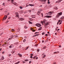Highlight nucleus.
Here are the masks:
<instances>
[{
	"label": "nucleus",
	"instance_id": "nucleus-50",
	"mask_svg": "<svg viewBox=\"0 0 64 64\" xmlns=\"http://www.w3.org/2000/svg\"><path fill=\"white\" fill-rule=\"evenodd\" d=\"M48 4H50V1H48Z\"/></svg>",
	"mask_w": 64,
	"mask_h": 64
},
{
	"label": "nucleus",
	"instance_id": "nucleus-18",
	"mask_svg": "<svg viewBox=\"0 0 64 64\" xmlns=\"http://www.w3.org/2000/svg\"><path fill=\"white\" fill-rule=\"evenodd\" d=\"M36 57H37V56H34L33 57V59H35V58Z\"/></svg>",
	"mask_w": 64,
	"mask_h": 64
},
{
	"label": "nucleus",
	"instance_id": "nucleus-20",
	"mask_svg": "<svg viewBox=\"0 0 64 64\" xmlns=\"http://www.w3.org/2000/svg\"><path fill=\"white\" fill-rule=\"evenodd\" d=\"M28 4H26V7H28V6H29V5H28Z\"/></svg>",
	"mask_w": 64,
	"mask_h": 64
},
{
	"label": "nucleus",
	"instance_id": "nucleus-56",
	"mask_svg": "<svg viewBox=\"0 0 64 64\" xmlns=\"http://www.w3.org/2000/svg\"><path fill=\"white\" fill-rule=\"evenodd\" d=\"M11 39V38H8V40H10V39Z\"/></svg>",
	"mask_w": 64,
	"mask_h": 64
},
{
	"label": "nucleus",
	"instance_id": "nucleus-21",
	"mask_svg": "<svg viewBox=\"0 0 64 64\" xmlns=\"http://www.w3.org/2000/svg\"><path fill=\"white\" fill-rule=\"evenodd\" d=\"M15 51H14L13 52H11V53H12V54H14V53H15Z\"/></svg>",
	"mask_w": 64,
	"mask_h": 64
},
{
	"label": "nucleus",
	"instance_id": "nucleus-36",
	"mask_svg": "<svg viewBox=\"0 0 64 64\" xmlns=\"http://www.w3.org/2000/svg\"><path fill=\"white\" fill-rule=\"evenodd\" d=\"M30 58H31L32 59L33 58V57L32 56H30Z\"/></svg>",
	"mask_w": 64,
	"mask_h": 64
},
{
	"label": "nucleus",
	"instance_id": "nucleus-43",
	"mask_svg": "<svg viewBox=\"0 0 64 64\" xmlns=\"http://www.w3.org/2000/svg\"><path fill=\"white\" fill-rule=\"evenodd\" d=\"M23 12V10H21V11H19V13H20V12Z\"/></svg>",
	"mask_w": 64,
	"mask_h": 64
},
{
	"label": "nucleus",
	"instance_id": "nucleus-64",
	"mask_svg": "<svg viewBox=\"0 0 64 64\" xmlns=\"http://www.w3.org/2000/svg\"><path fill=\"white\" fill-rule=\"evenodd\" d=\"M46 36H47L48 35V34H45Z\"/></svg>",
	"mask_w": 64,
	"mask_h": 64
},
{
	"label": "nucleus",
	"instance_id": "nucleus-45",
	"mask_svg": "<svg viewBox=\"0 0 64 64\" xmlns=\"http://www.w3.org/2000/svg\"><path fill=\"white\" fill-rule=\"evenodd\" d=\"M41 23H42V24H43V22H42V21H41Z\"/></svg>",
	"mask_w": 64,
	"mask_h": 64
},
{
	"label": "nucleus",
	"instance_id": "nucleus-26",
	"mask_svg": "<svg viewBox=\"0 0 64 64\" xmlns=\"http://www.w3.org/2000/svg\"><path fill=\"white\" fill-rule=\"evenodd\" d=\"M25 41H26V39H24V40H23V42H25Z\"/></svg>",
	"mask_w": 64,
	"mask_h": 64
},
{
	"label": "nucleus",
	"instance_id": "nucleus-62",
	"mask_svg": "<svg viewBox=\"0 0 64 64\" xmlns=\"http://www.w3.org/2000/svg\"><path fill=\"white\" fill-rule=\"evenodd\" d=\"M4 44L5 45H6V42H4Z\"/></svg>",
	"mask_w": 64,
	"mask_h": 64
},
{
	"label": "nucleus",
	"instance_id": "nucleus-51",
	"mask_svg": "<svg viewBox=\"0 0 64 64\" xmlns=\"http://www.w3.org/2000/svg\"><path fill=\"white\" fill-rule=\"evenodd\" d=\"M56 64V62H54V64Z\"/></svg>",
	"mask_w": 64,
	"mask_h": 64
},
{
	"label": "nucleus",
	"instance_id": "nucleus-35",
	"mask_svg": "<svg viewBox=\"0 0 64 64\" xmlns=\"http://www.w3.org/2000/svg\"><path fill=\"white\" fill-rule=\"evenodd\" d=\"M24 28L26 29V28H27V27L26 26H24Z\"/></svg>",
	"mask_w": 64,
	"mask_h": 64
},
{
	"label": "nucleus",
	"instance_id": "nucleus-9",
	"mask_svg": "<svg viewBox=\"0 0 64 64\" xmlns=\"http://www.w3.org/2000/svg\"><path fill=\"white\" fill-rule=\"evenodd\" d=\"M7 16H6L5 17V16L4 17V19H3V20H6V18H7Z\"/></svg>",
	"mask_w": 64,
	"mask_h": 64
},
{
	"label": "nucleus",
	"instance_id": "nucleus-55",
	"mask_svg": "<svg viewBox=\"0 0 64 64\" xmlns=\"http://www.w3.org/2000/svg\"><path fill=\"white\" fill-rule=\"evenodd\" d=\"M60 22V20H58V22H59H59Z\"/></svg>",
	"mask_w": 64,
	"mask_h": 64
},
{
	"label": "nucleus",
	"instance_id": "nucleus-38",
	"mask_svg": "<svg viewBox=\"0 0 64 64\" xmlns=\"http://www.w3.org/2000/svg\"><path fill=\"white\" fill-rule=\"evenodd\" d=\"M20 9H22V7L21 6H20Z\"/></svg>",
	"mask_w": 64,
	"mask_h": 64
},
{
	"label": "nucleus",
	"instance_id": "nucleus-28",
	"mask_svg": "<svg viewBox=\"0 0 64 64\" xmlns=\"http://www.w3.org/2000/svg\"><path fill=\"white\" fill-rule=\"evenodd\" d=\"M24 61H28L29 60H24Z\"/></svg>",
	"mask_w": 64,
	"mask_h": 64
},
{
	"label": "nucleus",
	"instance_id": "nucleus-30",
	"mask_svg": "<svg viewBox=\"0 0 64 64\" xmlns=\"http://www.w3.org/2000/svg\"><path fill=\"white\" fill-rule=\"evenodd\" d=\"M37 51L38 52H39V50L38 49L37 50Z\"/></svg>",
	"mask_w": 64,
	"mask_h": 64
},
{
	"label": "nucleus",
	"instance_id": "nucleus-41",
	"mask_svg": "<svg viewBox=\"0 0 64 64\" xmlns=\"http://www.w3.org/2000/svg\"><path fill=\"white\" fill-rule=\"evenodd\" d=\"M47 0H44V2H46V1H47Z\"/></svg>",
	"mask_w": 64,
	"mask_h": 64
},
{
	"label": "nucleus",
	"instance_id": "nucleus-2",
	"mask_svg": "<svg viewBox=\"0 0 64 64\" xmlns=\"http://www.w3.org/2000/svg\"><path fill=\"white\" fill-rule=\"evenodd\" d=\"M62 13L61 12L59 13H58V14L56 16V17L57 18H58V17H59V16L62 15Z\"/></svg>",
	"mask_w": 64,
	"mask_h": 64
},
{
	"label": "nucleus",
	"instance_id": "nucleus-49",
	"mask_svg": "<svg viewBox=\"0 0 64 64\" xmlns=\"http://www.w3.org/2000/svg\"><path fill=\"white\" fill-rule=\"evenodd\" d=\"M31 63V61H30L29 62V63H30H30Z\"/></svg>",
	"mask_w": 64,
	"mask_h": 64
},
{
	"label": "nucleus",
	"instance_id": "nucleus-13",
	"mask_svg": "<svg viewBox=\"0 0 64 64\" xmlns=\"http://www.w3.org/2000/svg\"><path fill=\"white\" fill-rule=\"evenodd\" d=\"M42 29V27H40L39 28L38 30H40Z\"/></svg>",
	"mask_w": 64,
	"mask_h": 64
},
{
	"label": "nucleus",
	"instance_id": "nucleus-53",
	"mask_svg": "<svg viewBox=\"0 0 64 64\" xmlns=\"http://www.w3.org/2000/svg\"><path fill=\"white\" fill-rule=\"evenodd\" d=\"M4 53H5V52H2V54H4Z\"/></svg>",
	"mask_w": 64,
	"mask_h": 64
},
{
	"label": "nucleus",
	"instance_id": "nucleus-60",
	"mask_svg": "<svg viewBox=\"0 0 64 64\" xmlns=\"http://www.w3.org/2000/svg\"><path fill=\"white\" fill-rule=\"evenodd\" d=\"M40 11H42V9H40Z\"/></svg>",
	"mask_w": 64,
	"mask_h": 64
},
{
	"label": "nucleus",
	"instance_id": "nucleus-22",
	"mask_svg": "<svg viewBox=\"0 0 64 64\" xmlns=\"http://www.w3.org/2000/svg\"><path fill=\"white\" fill-rule=\"evenodd\" d=\"M38 35H39V34H36V35H35L34 36H38Z\"/></svg>",
	"mask_w": 64,
	"mask_h": 64
},
{
	"label": "nucleus",
	"instance_id": "nucleus-54",
	"mask_svg": "<svg viewBox=\"0 0 64 64\" xmlns=\"http://www.w3.org/2000/svg\"><path fill=\"white\" fill-rule=\"evenodd\" d=\"M34 0H32L31 1V2H33V1Z\"/></svg>",
	"mask_w": 64,
	"mask_h": 64
},
{
	"label": "nucleus",
	"instance_id": "nucleus-32",
	"mask_svg": "<svg viewBox=\"0 0 64 64\" xmlns=\"http://www.w3.org/2000/svg\"><path fill=\"white\" fill-rule=\"evenodd\" d=\"M14 36H12V37L10 38H11V39H12V38H13Z\"/></svg>",
	"mask_w": 64,
	"mask_h": 64
},
{
	"label": "nucleus",
	"instance_id": "nucleus-19",
	"mask_svg": "<svg viewBox=\"0 0 64 64\" xmlns=\"http://www.w3.org/2000/svg\"><path fill=\"white\" fill-rule=\"evenodd\" d=\"M55 9H56V10H57V9H58V8H57V7H55Z\"/></svg>",
	"mask_w": 64,
	"mask_h": 64
},
{
	"label": "nucleus",
	"instance_id": "nucleus-46",
	"mask_svg": "<svg viewBox=\"0 0 64 64\" xmlns=\"http://www.w3.org/2000/svg\"><path fill=\"white\" fill-rule=\"evenodd\" d=\"M31 56H33V54H31Z\"/></svg>",
	"mask_w": 64,
	"mask_h": 64
},
{
	"label": "nucleus",
	"instance_id": "nucleus-63",
	"mask_svg": "<svg viewBox=\"0 0 64 64\" xmlns=\"http://www.w3.org/2000/svg\"><path fill=\"white\" fill-rule=\"evenodd\" d=\"M9 15V13H8L7 14V15Z\"/></svg>",
	"mask_w": 64,
	"mask_h": 64
},
{
	"label": "nucleus",
	"instance_id": "nucleus-47",
	"mask_svg": "<svg viewBox=\"0 0 64 64\" xmlns=\"http://www.w3.org/2000/svg\"><path fill=\"white\" fill-rule=\"evenodd\" d=\"M45 34V33L44 32H43L42 33V35H44Z\"/></svg>",
	"mask_w": 64,
	"mask_h": 64
},
{
	"label": "nucleus",
	"instance_id": "nucleus-27",
	"mask_svg": "<svg viewBox=\"0 0 64 64\" xmlns=\"http://www.w3.org/2000/svg\"><path fill=\"white\" fill-rule=\"evenodd\" d=\"M14 30L13 29H12V32H13V31H14Z\"/></svg>",
	"mask_w": 64,
	"mask_h": 64
},
{
	"label": "nucleus",
	"instance_id": "nucleus-11",
	"mask_svg": "<svg viewBox=\"0 0 64 64\" xmlns=\"http://www.w3.org/2000/svg\"><path fill=\"white\" fill-rule=\"evenodd\" d=\"M18 56H19L20 57H22V54H18Z\"/></svg>",
	"mask_w": 64,
	"mask_h": 64
},
{
	"label": "nucleus",
	"instance_id": "nucleus-44",
	"mask_svg": "<svg viewBox=\"0 0 64 64\" xmlns=\"http://www.w3.org/2000/svg\"><path fill=\"white\" fill-rule=\"evenodd\" d=\"M28 11L29 12H31V10H28Z\"/></svg>",
	"mask_w": 64,
	"mask_h": 64
},
{
	"label": "nucleus",
	"instance_id": "nucleus-52",
	"mask_svg": "<svg viewBox=\"0 0 64 64\" xmlns=\"http://www.w3.org/2000/svg\"><path fill=\"white\" fill-rule=\"evenodd\" d=\"M44 41L43 40L42 41V43H44Z\"/></svg>",
	"mask_w": 64,
	"mask_h": 64
},
{
	"label": "nucleus",
	"instance_id": "nucleus-23",
	"mask_svg": "<svg viewBox=\"0 0 64 64\" xmlns=\"http://www.w3.org/2000/svg\"><path fill=\"white\" fill-rule=\"evenodd\" d=\"M2 5H3V6H5V3H3L2 4Z\"/></svg>",
	"mask_w": 64,
	"mask_h": 64
},
{
	"label": "nucleus",
	"instance_id": "nucleus-40",
	"mask_svg": "<svg viewBox=\"0 0 64 64\" xmlns=\"http://www.w3.org/2000/svg\"><path fill=\"white\" fill-rule=\"evenodd\" d=\"M59 2H59V1H56V3H59Z\"/></svg>",
	"mask_w": 64,
	"mask_h": 64
},
{
	"label": "nucleus",
	"instance_id": "nucleus-57",
	"mask_svg": "<svg viewBox=\"0 0 64 64\" xmlns=\"http://www.w3.org/2000/svg\"><path fill=\"white\" fill-rule=\"evenodd\" d=\"M62 24V22H60V23L59 24V25H60V24Z\"/></svg>",
	"mask_w": 64,
	"mask_h": 64
},
{
	"label": "nucleus",
	"instance_id": "nucleus-5",
	"mask_svg": "<svg viewBox=\"0 0 64 64\" xmlns=\"http://www.w3.org/2000/svg\"><path fill=\"white\" fill-rule=\"evenodd\" d=\"M36 26H37L38 27H40V26H41V24H36Z\"/></svg>",
	"mask_w": 64,
	"mask_h": 64
},
{
	"label": "nucleus",
	"instance_id": "nucleus-3",
	"mask_svg": "<svg viewBox=\"0 0 64 64\" xmlns=\"http://www.w3.org/2000/svg\"><path fill=\"white\" fill-rule=\"evenodd\" d=\"M16 18H19V14H18L17 12H16Z\"/></svg>",
	"mask_w": 64,
	"mask_h": 64
},
{
	"label": "nucleus",
	"instance_id": "nucleus-33",
	"mask_svg": "<svg viewBox=\"0 0 64 64\" xmlns=\"http://www.w3.org/2000/svg\"><path fill=\"white\" fill-rule=\"evenodd\" d=\"M36 33H37V34H38V33H39V32H36L35 33V34H36Z\"/></svg>",
	"mask_w": 64,
	"mask_h": 64
},
{
	"label": "nucleus",
	"instance_id": "nucleus-12",
	"mask_svg": "<svg viewBox=\"0 0 64 64\" xmlns=\"http://www.w3.org/2000/svg\"><path fill=\"white\" fill-rule=\"evenodd\" d=\"M41 13V12H40L38 11L37 12V14L38 15H39Z\"/></svg>",
	"mask_w": 64,
	"mask_h": 64
},
{
	"label": "nucleus",
	"instance_id": "nucleus-37",
	"mask_svg": "<svg viewBox=\"0 0 64 64\" xmlns=\"http://www.w3.org/2000/svg\"><path fill=\"white\" fill-rule=\"evenodd\" d=\"M62 0H58V1H59V2H60Z\"/></svg>",
	"mask_w": 64,
	"mask_h": 64
},
{
	"label": "nucleus",
	"instance_id": "nucleus-39",
	"mask_svg": "<svg viewBox=\"0 0 64 64\" xmlns=\"http://www.w3.org/2000/svg\"><path fill=\"white\" fill-rule=\"evenodd\" d=\"M10 48H12V46H9Z\"/></svg>",
	"mask_w": 64,
	"mask_h": 64
},
{
	"label": "nucleus",
	"instance_id": "nucleus-16",
	"mask_svg": "<svg viewBox=\"0 0 64 64\" xmlns=\"http://www.w3.org/2000/svg\"><path fill=\"white\" fill-rule=\"evenodd\" d=\"M19 63H20V62L18 61V62H16V63H15V64H19Z\"/></svg>",
	"mask_w": 64,
	"mask_h": 64
},
{
	"label": "nucleus",
	"instance_id": "nucleus-15",
	"mask_svg": "<svg viewBox=\"0 0 64 64\" xmlns=\"http://www.w3.org/2000/svg\"><path fill=\"white\" fill-rule=\"evenodd\" d=\"M45 57H46V55H44L43 56L42 58H45Z\"/></svg>",
	"mask_w": 64,
	"mask_h": 64
},
{
	"label": "nucleus",
	"instance_id": "nucleus-10",
	"mask_svg": "<svg viewBox=\"0 0 64 64\" xmlns=\"http://www.w3.org/2000/svg\"><path fill=\"white\" fill-rule=\"evenodd\" d=\"M28 5L29 6H34V4H29Z\"/></svg>",
	"mask_w": 64,
	"mask_h": 64
},
{
	"label": "nucleus",
	"instance_id": "nucleus-48",
	"mask_svg": "<svg viewBox=\"0 0 64 64\" xmlns=\"http://www.w3.org/2000/svg\"><path fill=\"white\" fill-rule=\"evenodd\" d=\"M52 13V12H51V11L50 12H49V13Z\"/></svg>",
	"mask_w": 64,
	"mask_h": 64
},
{
	"label": "nucleus",
	"instance_id": "nucleus-25",
	"mask_svg": "<svg viewBox=\"0 0 64 64\" xmlns=\"http://www.w3.org/2000/svg\"><path fill=\"white\" fill-rule=\"evenodd\" d=\"M46 48V47L45 46L43 48V49H45Z\"/></svg>",
	"mask_w": 64,
	"mask_h": 64
},
{
	"label": "nucleus",
	"instance_id": "nucleus-8",
	"mask_svg": "<svg viewBox=\"0 0 64 64\" xmlns=\"http://www.w3.org/2000/svg\"><path fill=\"white\" fill-rule=\"evenodd\" d=\"M20 21H23V20H24V18H20Z\"/></svg>",
	"mask_w": 64,
	"mask_h": 64
},
{
	"label": "nucleus",
	"instance_id": "nucleus-4",
	"mask_svg": "<svg viewBox=\"0 0 64 64\" xmlns=\"http://www.w3.org/2000/svg\"><path fill=\"white\" fill-rule=\"evenodd\" d=\"M11 3H12L13 4H14V5H16V3L15 2V3H14L13 2H14V0H11Z\"/></svg>",
	"mask_w": 64,
	"mask_h": 64
},
{
	"label": "nucleus",
	"instance_id": "nucleus-61",
	"mask_svg": "<svg viewBox=\"0 0 64 64\" xmlns=\"http://www.w3.org/2000/svg\"><path fill=\"white\" fill-rule=\"evenodd\" d=\"M57 53H59V51H58L56 52Z\"/></svg>",
	"mask_w": 64,
	"mask_h": 64
},
{
	"label": "nucleus",
	"instance_id": "nucleus-34",
	"mask_svg": "<svg viewBox=\"0 0 64 64\" xmlns=\"http://www.w3.org/2000/svg\"><path fill=\"white\" fill-rule=\"evenodd\" d=\"M35 30H32V32H35Z\"/></svg>",
	"mask_w": 64,
	"mask_h": 64
},
{
	"label": "nucleus",
	"instance_id": "nucleus-31",
	"mask_svg": "<svg viewBox=\"0 0 64 64\" xmlns=\"http://www.w3.org/2000/svg\"><path fill=\"white\" fill-rule=\"evenodd\" d=\"M28 48H29V47H28V46L27 47L26 49V50H27V49H28Z\"/></svg>",
	"mask_w": 64,
	"mask_h": 64
},
{
	"label": "nucleus",
	"instance_id": "nucleus-1",
	"mask_svg": "<svg viewBox=\"0 0 64 64\" xmlns=\"http://www.w3.org/2000/svg\"><path fill=\"white\" fill-rule=\"evenodd\" d=\"M46 21L45 20H44V26L46 28V26L49 25V23H48V22H45Z\"/></svg>",
	"mask_w": 64,
	"mask_h": 64
},
{
	"label": "nucleus",
	"instance_id": "nucleus-7",
	"mask_svg": "<svg viewBox=\"0 0 64 64\" xmlns=\"http://www.w3.org/2000/svg\"><path fill=\"white\" fill-rule=\"evenodd\" d=\"M31 16L32 18H35V15H32Z\"/></svg>",
	"mask_w": 64,
	"mask_h": 64
},
{
	"label": "nucleus",
	"instance_id": "nucleus-6",
	"mask_svg": "<svg viewBox=\"0 0 64 64\" xmlns=\"http://www.w3.org/2000/svg\"><path fill=\"white\" fill-rule=\"evenodd\" d=\"M44 17H46V18H51V16H44Z\"/></svg>",
	"mask_w": 64,
	"mask_h": 64
},
{
	"label": "nucleus",
	"instance_id": "nucleus-59",
	"mask_svg": "<svg viewBox=\"0 0 64 64\" xmlns=\"http://www.w3.org/2000/svg\"><path fill=\"white\" fill-rule=\"evenodd\" d=\"M59 22H58L57 23V25H58V24H59Z\"/></svg>",
	"mask_w": 64,
	"mask_h": 64
},
{
	"label": "nucleus",
	"instance_id": "nucleus-14",
	"mask_svg": "<svg viewBox=\"0 0 64 64\" xmlns=\"http://www.w3.org/2000/svg\"><path fill=\"white\" fill-rule=\"evenodd\" d=\"M4 59V56H2V58H1V59H2V60H3Z\"/></svg>",
	"mask_w": 64,
	"mask_h": 64
},
{
	"label": "nucleus",
	"instance_id": "nucleus-24",
	"mask_svg": "<svg viewBox=\"0 0 64 64\" xmlns=\"http://www.w3.org/2000/svg\"><path fill=\"white\" fill-rule=\"evenodd\" d=\"M28 22H29V23H30V24H32V22L30 21H29Z\"/></svg>",
	"mask_w": 64,
	"mask_h": 64
},
{
	"label": "nucleus",
	"instance_id": "nucleus-58",
	"mask_svg": "<svg viewBox=\"0 0 64 64\" xmlns=\"http://www.w3.org/2000/svg\"><path fill=\"white\" fill-rule=\"evenodd\" d=\"M42 17H43V14L42 13Z\"/></svg>",
	"mask_w": 64,
	"mask_h": 64
},
{
	"label": "nucleus",
	"instance_id": "nucleus-17",
	"mask_svg": "<svg viewBox=\"0 0 64 64\" xmlns=\"http://www.w3.org/2000/svg\"><path fill=\"white\" fill-rule=\"evenodd\" d=\"M64 18V16H62V17L60 18V19L62 20V19H63Z\"/></svg>",
	"mask_w": 64,
	"mask_h": 64
},
{
	"label": "nucleus",
	"instance_id": "nucleus-42",
	"mask_svg": "<svg viewBox=\"0 0 64 64\" xmlns=\"http://www.w3.org/2000/svg\"><path fill=\"white\" fill-rule=\"evenodd\" d=\"M54 54H56V53H57V52H54Z\"/></svg>",
	"mask_w": 64,
	"mask_h": 64
},
{
	"label": "nucleus",
	"instance_id": "nucleus-29",
	"mask_svg": "<svg viewBox=\"0 0 64 64\" xmlns=\"http://www.w3.org/2000/svg\"><path fill=\"white\" fill-rule=\"evenodd\" d=\"M42 4H46V2H42Z\"/></svg>",
	"mask_w": 64,
	"mask_h": 64
}]
</instances>
